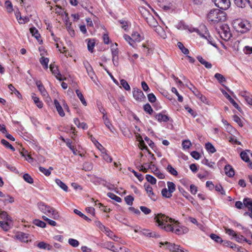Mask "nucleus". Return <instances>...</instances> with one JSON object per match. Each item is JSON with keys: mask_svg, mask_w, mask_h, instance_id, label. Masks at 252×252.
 Here are the masks:
<instances>
[{"mask_svg": "<svg viewBox=\"0 0 252 252\" xmlns=\"http://www.w3.org/2000/svg\"><path fill=\"white\" fill-rule=\"evenodd\" d=\"M197 59L202 64L204 65L206 68L210 69L212 67V64L205 61L201 56H197Z\"/></svg>", "mask_w": 252, "mask_h": 252, "instance_id": "25", "label": "nucleus"}, {"mask_svg": "<svg viewBox=\"0 0 252 252\" xmlns=\"http://www.w3.org/2000/svg\"><path fill=\"white\" fill-rule=\"evenodd\" d=\"M125 200L127 205L131 206L133 204L134 198L131 195H129L126 196L125 198Z\"/></svg>", "mask_w": 252, "mask_h": 252, "instance_id": "60", "label": "nucleus"}, {"mask_svg": "<svg viewBox=\"0 0 252 252\" xmlns=\"http://www.w3.org/2000/svg\"><path fill=\"white\" fill-rule=\"evenodd\" d=\"M226 13L220 9H211L207 14L208 20L211 24L223 22L226 19Z\"/></svg>", "mask_w": 252, "mask_h": 252, "instance_id": "1", "label": "nucleus"}, {"mask_svg": "<svg viewBox=\"0 0 252 252\" xmlns=\"http://www.w3.org/2000/svg\"><path fill=\"white\" fill-rule=\"evenodd\" d=\"M177 45L183 53H184L185 55H188L189 54V50L184 46L182 42H178L177 43Z\"/></svg>", "mask_w": 252, "mask_h": 252, "instance_id": "43", "label": "nucleus"}, {"mask_svg": "<svg viewBox=\"0 0 252 252\" xmlns=\"http://www.w3.org/2000/svg\"><path fill=\"white\" fill-rule=\"evenodd\" d=\"M37 246L38 248L43 250H52V246L50 245L49 244L46 243L43 241L39 242Z\"/></svg>", "mask_w": 252, "mask_h": 252, "instance_id": "24", "label": "nucleus"}, {"mask_svg": "<svg viewBox=\"0 0 252 252\" xmlns=\"http://www.w3.org/2000/svg\"><path fill=\"white\" fill-rule=\"evenodd\" d=\"M1 143L6 148L10 149L12 151H15V148L6 140L3 139H2L1 140Z\"/></svg>", "mask_w": 252, "mask_h": 252, "instance_id": "56", "label": "nucleus"}, {"mask_svg": "<svg viewBox=\"0 0 252 252\" xmlns=\"http://www.w3.org/2000/svg\"><path fill=\"white\" fill-rule=\"evenodd\" d=\"M33 223L35 225L40 227L41 228H45L46 226V224L45 222L37 219L34 220L33 221Z\"/></svg>", "mask_w": 252, "mask_h": 252, "instance_id": "48", "label": "nucleus"}, {"mask_svg": "<svg viewBox=\"0 0 252 252\" xmlns=\"http://www.w3.org/2000/svg\"><path fill=\"white\" fill-rule=\"evenodd\" d=\"M29 235L22 232H18L14 236V238L21 242L27 243L29 241Z\"/></svg>", "mask_w": 252, "mask_h": 252, "instance_id": "13", "label": "nucleus"}, {"mask_svg": "<svg viewBox=\"0 0 252 252\" xmlns=\"http://www.w3.org/2000/svg\"><path fill=\"white\" fill-rule=\"evenodd\" d=\"M162 195L166 198H170L172 194V193L170 192L167 189L164 188L161 190Z\"/></svg>", "mask_w": 252, "mask_h": 252, "instance_id": "50", "label": "nucleus"}, {"mask_svg": "<svg viewBox=\"0 0 252 252\" xmlns=\"http://www.w3.org/2000/svg\"><path fill=\"white\" fill-rule=\"evenodd\" d=\"M215 78L219 81L220 84L226 82V79L225 77L220 73H217L215 75Z\"/></svg>", "mask_w": 252, "mask_h": 252, "instance_id": "46", "label": "nucleus"}, {"mask_svg": "<svg viewBox=\"0 0 252 252\" xmlns=\"http://www.w3.org/2000/svg\"><path fill=\"white\" fill-rule=\"evenodd\" d=\"M68 243L70 245L75 248L78 247L79 245V241L73 238H70L68 239Z\"/></svg>", "mask_w": 252, "mask_h": 252, "instance_id": "58", "label": "nucleus"}, {"mask_svg": "<svg viewBox=\"0 0 252 252\" xmlns=\"http://www.w3.org/2000/svg\"><path fill=\"white\" fill-rule=\"evenodd\" d=\"M160 244L161 245H166L167 249H168L171 252H178L180 247L178 245H175V244L170 243L168 242H160Z\"/></svg>", "mask_w": 252, "mask_h": 252, "instance_id": "11", "label": "nucleus"}, {"mask_svg": "<svg viewBox=\"0 0 252 252\" xmlns=\"http://www.w3.org/2000/svg\"><path fill=\"white\" fill-rule=\"evenodd\" d=\"M156 222L158 224V226L160 228H163V225L167 224L169 221L170 223L174 222L175 220L172 218L163 214H158L155 218Z\"/></svg>", "mask_w": 252, "mask_h": 252, "instance_id": "5", "label": "nucleus"}, {"mask_svg": "<svg viewBox=\"0 0 252 252\" xmlns=\"http://www.w3.org/2000/svg\"><path fill=\"white\" fill-rule=\"evenodd\" d=\"M50 69L52 74L55 76L57 79L60 81H63L64 80V79L62 77V76L60 71H59L58 67L56 66L54 64H50Z\"/></svg>", "mask_w": 252, "mask_h": 252, "instance_id": "12", "label": "nucleus"}, {"mask_svg": "<svg viewBox=\"0 0 252 252\" xmlns=\"http://www.w3.org/2000/svg\"><path fill=\"white\" fill-rule=\"evenodd\" d=\"M0 227L5 231H8L10 226L7 221H0Z\"/></svg>", "mask_w": 252, "mask_h": 252, "instance_id": "41", "label": "nucleus"}, {"mask_svg": "<svg viewBox=\"0 0 252 252\" xmlns=\"http://www.w3.org/2000/svg\"><path fill=\"white\" fill-rule=\"evenodd\" d=\"M124 37L125 39L128 42L130 45L132 47H134L135 42V40L132 37H131L129 35L127 34H125L124 35Z\"/></svg>", "mask_w": 252, "mask_h": 252, "instance_id": "40", "label": "nucleus"}, {"mask_svg": "<svg viewBox=\"0 0 252 252\" xmlns=\"http://www.w3.org/2000/svg\"><path fill=\"white\" fill-rule=\"evenodd\" d=\"M191 145V143L189 140H185L182 142V146L185 150L189 149Z\"/></svg>", "mask_w": 252, "mask_h": 252, "instance_id": "59", "label": "nucleus"}, {"mask_svg": "<svg viewBox=\"0 0 252 252\" xmlns=\"http://www.w3.org/2000/svg\"><path fill=\"white\" fill-rule=\"evenodd\" d=\"M38 207L39 210L43 213L48 215L55 220H58L60 218L59 213L53 207L46 205L43 202H40L38 203Z\"/></svg>", "mask_w": 252, "mask_h": 252, "instance_id": "2", "label": "nucleus"}, {"mask_svg": "<svg viewBox=\"0 0 252 252\" xmlns=\"http://www.w3.org/2000/svg\"><path fill=\"white\" fill-rule=\"evenodd\" d=\"M133 96L134 99L138 101H143L146 100V97L143 92L137 88L133 89Z\"/></svg>", "mask_w": 252, "mask_h": 252, "instance_id": "9", "label": "nucleus"}, {"mask_svg": "<svg viewBox=\"0 0 252 252\" xmlns=\"http://www.w3.org/2000/svg\"><path fill=\"white\" fill-rule=\"evenodd\" d=\"M39 170L46 176H49L51 174V171L49 169H47L44 167L40 166L39 167Z\"/></svg>", "mask_w": 252, "mask_h": 252, "instance_id": "64", "label": "nucleus"}, {"mask_svg": "<svg viewBox=\"0 0 252 252\" xmlns=\"http://www.w3.org/2000/svg\"><path fill=\"white\" fill-rule=\"evenodd\" d=\"M141 232L142 235L149 237L158 238L159 237V235L157 234L156 232L151 231L149 229H143Z\"/></svg>", "mask_w": 252, "mask_h": 252, "instance_id": "17", "label": "nucleus"}, {"mask_svg": "<svg viewBox=\"0 0 252 252\" xmlns=\"http://www.w3.org/2000/svg\"><path fill=\"white\" fill-rule=\"evenodd\" d=\"M188 30H189V31L190 32H197V33H198L200 34V35L201 37H202L205 38L206 39H207L209 43H210V44H211L213 46H216V44L215 42H214V41L213 39V38L209 35V33H206L205 34L206 35H204L203 34L200 33H199V30L198 29H194V28H190L189 29H188Z\"/></svg>", "mask_w": 252, "mask_h": 252, "instance_id": "8", "label": "nucleus"}, {"mask_svg": "<svg viewBox=\"0 0 252 252\" xmlns=\"http://www.w3.org/2000/svg\"><path fill=\"white\" fill-rule=\"evenodd\" d=\"M146 20L148 24L151 27H156L158 24L156 20L152 15H150L149 18H146Z\"/></svg>", "mask_w": 252, "mask_h": 252, "instance_id": "30", "label": "nucleus"}, {"mask_svg": "<svg viewBox=\"0 0 252 252\" xmlns=\"http://www.w3.org/2000/svg\"><path fill=\"white\" fill-rule=\"evenodd\" d=\"M190 87L188 86V88L193 93V94L204 103L207 104L208 101L207 98L203 95L197 89L190 83Z\"/></svg>", "mask_w": 252, "mask_h": 252, "instance_id": "6", "label": "nucleus"}, {"mask_svg": "<svg viewBox=\"0 0 252 252\" xmlns=\"http://www.w3.org/2000/svg\"><path fill=\"white\" fill-rule=\"evenodd\" d=\"M121 85L122 87L126 91H129L130 90V87L127 81L125 79H121L120 80Z\"/></svg>", "mask_w": 252, "mask_h": 252, "instance_id": "54", "label": "nucleus"}, {"mask_svg": "<svg viewBox=\"0 0 252 252\" xmlns=\"http://www.w3.org/2000/svg\"><path fill=\"white\" fill-rule=\"evenodd\" d=\"M244 207L248 208V210L252 213V199L246 197L243 199Z\"/></svg>", "mask_w": 252, "mask_h": 252, "instance_id": "21", "label": "nucleus"}, {"mask_svg": "<svg viewBox=\"0 0 252 252\" xmlns=\"http://www.w3.org/2000/svg\"><path fill=\"white\" fill-rule=\"evenodd\" d=\"M222 94L227 98L229 101L232 103L233 106L237 109L239 112H241L242 109L238 104L234 101V100L223 89L221 90Z\"/></svg>", "mask_w": 252, "mask_h": 252, "instance_id": "14", "label": "nucleus"}, {"mask_svg": "<svg viewBox=\"0 0 252 252\" xmlns=\"http://www.w3.org/2000/svg\"><path fill=\"white\" fill-rule=\"evenodd\" d=\"M24 180L29 184H32L33 183V179L30 175L28 173L24 174L23 176Z\"/></svg>", "mask_w": 252, "mask_h": 252, "instance_id": "51", "label": "nucleus"}, {"mask_svg": "<svg viewBox=\"0 0 252 252\" xmlns=\"http://www.w3.org/2000/svg\"><path fill=\"white\" fill-rule=\"evenodd\" d=\"M32 98L34 103L39 108H41L43 107L42 102L39 100V98L38 97L35 95L34 94L32 95Z\"/></svg>", "mask_w": 252, "mask_h": 252, "instance_id": "33", "label": "nucleus"}, {"mask_svg": "<svg viewBox=\"0 0 252 252\" xmlns=\"http://www.w3.org/2000/svg\"><path fill=\"white\" fill-rule=\"evenodd\" d=\"M162 229H163L164 230H165L167 232H173L174 229L173 226H171L170 224H166L163 225V228H161Z\"/></svg>", "mask_w": 252, "mask_h": 252, "instance_id": "63", "label": "nucleus"}, {"mask_svg": "<svg viewBox=\"0 0 252 252\" xmlns=\"http://www.w3.org/2000/svg\"><path fill=\"white\" fill-rule=\"evenodd\" d=\"M56 183L64 191H68V187L61 180L59 179H56L55 180Z\"/></svg>", "mask_w": 252, "mask_h": 252, "instance_id": "31", "label": "nucleus"}, {"mask_svg": "<svg viewBox=\"0 0 252 252\" xmlns=\"http://www.w3.org/2000/svg\"><path fill=\"white\" fill-rule=\"evenodd\" d=\"M76 94L78 97V98L80 99V101H81L82 103L84 105L86 106L87 103V102L85 100V99L83 96V94H82V93L79 90H76L75 91Z\"/></svg>", "mask_w": 252, "mask_h": 252, "instance_id": "36", "label": "nucleus"}, {"mask_svg": "<svg viewBox=\"0 0 252 252\" xmlns=\"http://www.w3.org/2000/svg\"><path fill=\"white\" fill-rule=\"evenodd\" d=\"M179 190L183 194V195L186 197L189 201L191 203H193L194 200L193 198L190 195L188 192H187L183 188L179 187L178 188Z\"/></svg>", "mask_w": 252, "mask_h": 252, "instance_id": "22", "label": "nucleus"}, {"mask_svg": "<svg viewBox=\"0 0 252 252\" xmlns=\"http://www.w3.org/2000/svg\"><path fill=\"white\" fill-rule=\"evenodd\" d=\"M152 172L158 179H163L165 178L164 174L161 172L157 167H156V169L154 170H152Z\"/></svg>", "mask_w": 252, "mask_h": 252, "instance_id": "35", "label": "nucleus"}, {"mask_svg": "<svg viewBox=\"0 0 252 252\" xmlns=\"http://www.w3.org/2000/svg\"><path fill=\"white\" fill-rule=\"evenodd\" d=\"M144 110L148 114L151 115L153 112V110L149 103H146L144 105Z\"/></svg>", "mask_w": 252, "mask_h": 252, "instance_id": "53", "label": "nucleus"}, {"mask_svg": "<svg viewBox=\"0 0 252 252\" xmlns=\"http://www.w3.org/2000/svg\"><path fill=\"white\" fill-rule=\"evenodd\" d=\"M168 190L172 193L175 191L176 189V186L175 184L172 182L168 181L167 182Z\"/></svg>", "mask_w": 252, "mask_h": 252, "instance_id": "49", "label": "nucleus"}, {"mask_svg": "<svg viewBox=\"0 0 252 252\" xmlns=\"http://www.w3.org/2000/svg\"><path fill=\"white\" fill-rule=\"evenodd\" d=\"M30 31L32 35L39 41V38H40V35L36 28L35 27H32L30 29Z\"/></svg>", "mask_w": 252, "mask_h": 252, "instance_id": "29", "label": "nucleus"}, {"mask_svg": "<svg viewBox=\"0 0 252 252\" xmlns=\"http://www.w3.org/2000/svg\"><path fill=\"white\" fill-rule=\"evenodd\" d=\"M176 228L174 230L175 234L177 235H182L186 234L189 232V229L186 226L183 225H180L178 221H175Z\"/></svg>", "mask_w": 252, "mask_h": 252, "instance_id": "10", "label": "nucleus"}, {"mask_svg": "<svg viewBox=\"0 0 252 252\" xmlns=\"http://www.w3.org/2000/svg\"><path fill=\"white\" fill-rule=\"evenodd\" d=\"M205 148L208 152L211 154L216 152L215 147L210 142H207L205 144Z\"/></svg>", "mask_w": 252, "mask_h": 252, "instance_id": "34", "label": "nucleus"}, {"mask_svg": "<svg viewBox=\"0 0 252 252\" xmlns=\"http://www.w3.org/2000/svg\"><path fill=\"white\" fill-rule=\"evenodd\" d=\"M217 30L220 37L224 40L227 41L231 37L230 28L226 24L222 25Z\"/></svg>", "mask_w": 252, "mask_h": 252, "instance_id": "3", "label": "nucleus"}, {"mask_svg": "<svg viewBox=\"0 0 252 252\" xmlns=\"http://www.w3.org/2000/svg\"><path fill=\"white\" fill-rule=\"evenodd\" d=\"M3 199H2V202L4 205L7 203H12L14 201V198L8 194H4V196H3Z\"/></svg>", "mask_w": 252, "mask_h": 252, "instance_id": "32", "label": "nucleus"}, {"mask_svg": "<svg viewBox=\"0 0 252 252\" xmlns=\"http://www.w3.org/2000/svg\"><path fill=\"white\" fill-rule=\"evenodd\" d=\"M49 60L48 58H45L44 57H41L39 59V62L40 63L44 66V68H48V65Z\"/></svg>", "mask_w": 252, "mask_h": 252, "instance_id": "42", "label": "nucleus"}, {"mask_svg": "<svg viewBox=\"0 0 252 252\" xmlns=\"http://www.w3.org/2000/svg\"><path fill=\"white\" fill-rule=\"evenodd\" d=\"M54 102V104L56 108L57 111H58L60 116L61 117L64 116L65 113L62 107L60 105L59 102L57 99H55Z\"/></svg>", "mask_w": 252, "mask_h": 252, "instance_id": "23", "label": "nucleus"}, {"mask_svg": "<svg viewBox=\"0 0 252 252\" xmlns=\"http://www.w3.org/2000/svg\"><path fill=\"white\" fill-rule=\"evenodd\" d=\"M144 187L149 197H150L153 200H155V195L153 191L152 187L150 185L147 184H145Z\"/></svg>", "mask_w": 252, "mask_h": 252, "instance_id": "15", "label": "nucleus"}, {"mask_svg": "<svg viewBox=\"0 0 252 252\" xmlns=\"http://www.w3.org/2000/svg\"><path fill=\"white\" fill-rule=\"evenodd\" d=\"M0 218L6 221H12V218L10 217L5 211H2L0 208Z\"/></svg>", "mask_w": 252, "mask_h": 252, "instance_id": "28", "label": "nucleus"}, {"mask_svg": "<svg viewBox=\"0 0 252 252\" xmlns=\"http://www.w3.org/2000/svg\"><path fill=\"white\" fill-rule=\"evenodd\" d=\"M74 212L75 214L78 215L79 216H80L82 218L84 219L87 221L90 222L91 221V220L90 219H89L88 217H87L86 215L83 214L81 211H79L78 210L74 209Z\"/></svg>", "mask_w": 252, "mask_h": 252, "instance_id": "45", "label": "nucleus"}, {"mask_svg": "<svg viewBox=\"0 0 252 252\" xmlns=\"http://www.w3.org/2000/svg\"><path fill=\"white\" fill-rule=\"evenodd\" d=\"M142 51L146 55H148L150 54L152 51V49L148 47H147L146 45L144 44H142Z\"/></svg>", "mask_w": 252, "mask_h": 252, "instance_id": "61", "label": "nucleus"}, {"mask_svg": "<svg viewBox=\"0 0 252 252\" xmlns=\"http://www.w3.org/2000/svg\"><path fill=\"white\" fill-rule=\"evenodd\" d=\"M240 157H241V159L245 161V162H250V158H249V156L246 152H245V151L242 152L240 154Z\"/></svg>", "mask_w": 252, "mask_h": 252, "instance_id": "57", "label": "nucleus"}, {"mask_svg": "<svg viewBox=\"0 0 252 252\" xmlns=\"http://www.w3.org/2000/svg\"><path fill=\"white\" fill-rule=\"evenodd\" d=\"M166 170L170 174L173 176H176L178 175L177 171L171 164L167 165Z\"/></svg>", "mask_w": 252, "mask_h": 252, "instance_id": "39", "label": "nucleus"}, {"mask_svg": "<svg viewBox=\"0 0 252 252\" xmlns=\"http://www.w3.org/2000/svg\"><path fill=\"white\" fill-rule=\"evenodd\" d=\"M102 247L111 251V249L114 248V243L112 242H106L102 244Z\"/></svg>", "mask_w": 252, "mask_h": 252, "instance_id": "55", "label": "nucleus"}, {"mask_svg": "<svg viewBox=\"0 0 252 252\" xmlns=\"http://www.w3.org/2000/svg\"><path fill=\"white\" fill-rule=\"evenodd\" d=\"M16 16L18 22L20 24H25L29 21V18L28 17H25L23 18L19 12L16 14Z\"/></svg>", "mask_w": 252, "mask_h": 252, "instance_id": "27", "label": "nucleus"}, {"mask_svg": "<svg viewBox=\"0 0 252 252\" xmlns=\"http://www.w3.org/2000/svg\"><path fill=\"white\" fill-rule=\"evenodd\" d=\"M63 140L66 143V146L72 151L73 154L75 155H77V150L73 146L71 145V141L69 139H66L65 140L63 138Z\"/></svg>", "mask_w": 252, "mask_h": 252, "instance_id": "26", "label": "nucleus"}, {"mask_svg": "<svg viewBox=\"0 0 252 252\" xmlns=\"http://www.w3.org/2000/svg\"><path fill=\"white\" fill-rule=\"evenodd\" d=\"M215 5L222 10L228 9L230 5L229 0H212Z\"/></svg>", "mask_w": 252, "mask_h": 252, "instance_id": "7", "label": "nucleus"}, {"mask_svg": "<svg viewBox=\"0 0 252 252\" xmlns=\"http://www.w3.org/2000/svg\"><path fill=\"white\" fill-rule=\"evenodd\" d=\"M94 39H89L87 43L88 49L89 51L93 52L95 45Z\"/></svg>", "mask_w": 252, "mask_h": 252, "instance_id": "38", "label": "nucleus"}, {"mask_svg": "<svg viewBox=\"0 0 252 252\" xmlns=\"http://www.w3.org/2000/svg\"><path fill=\"white\" fill-rule=\"evenodd\" d=\"M234 27L238 32L244 33L249 31L250 25L247 21L237 20L234 22Z\"/></svg>", "mask_w": 252, "mask_h": 252, "instance_id": "4", "label": "nucleus"}, {"mask_svg": "<svg viewBox=\"0 0 252 252\" xmlns=\"http://www.w3.org/2000/svg\"><path fill=\"white\" fill-rule=\"evenodd\" d=\"M210 238L217 243H222L223 240L219 236L215 234H211L210 235Z\"/></svg>", "mask_w": 252, "mask_h": 252, "instance_id": "47", "label": "nucleus"}, {"mask_svg": "<svg viewBox=\"0 0 252 252\" xmlns=\"http://www.w3.org/2000/svg\"><path fill=\"white\" fill-rule=\"evenodd\" d=\"M146 179L152 185H155L157 183L156 179L150 174H147L146 175Z\"/></svg>", "mask_w": 252, "mask_h": 252, "instance_id": "52", "label": "nucleus"}, {"mask_svg": "<svg viewBox=\"0 0 252 252\" xmlns=\"http://www.w3.org/2000/svg\"><path fill=\"white\" fill-rule=\"evenodd\" d=\"M234 2L236 5L240 8L245 7L247 3L246 0H234Z\"/></svg>", "mask_w": 252, "mask_h": 252, "instance_id": "37", "label": "nucleus"}, {"mask_svg": "<svg viewBox=\"0 0 252 252\" xmlns=\"http://www.w3.org/2000/svg\"><path fill=\"white\" fill-rule=\"evenodd\" d=\"M102 114H103L102 119L104 121L105 125L111 132H113L112 128H113V127L112 126L109 120L107 118L104 109H103V112H102Z\"/></svg>", "mask_w": 252, "mask_h": 252, "instance_id": "18", "label": "nucleus"}, {"mask_svg": "<svg viewBox=\"0 0 252 252\" xmlns=\"http://www.w3.org/2000/svg\"><path fill=\"white\" fill-rule=\"evenodd\" d=\"M225 174L229 177H232L234 175V170L230 164H227L224 168Z\"/></svg>", "mask_w": 252, "mask_h": 252, "instance_id": "19", "label": "nucleus"}, {"mask_svg": "<svg viewBox=\"0 0 252 252\" xmlns=\"http://www.w3.org/2000/svg\"><path fill=\"white\" fill-rule=\"evenodd\" d=\"M155 118L159 122H167L169 120V117L167 115L163 114L161 113L156 114Z\"/></svg>", "mask_w": 252, "mask_h": 252, "instance_id": "20", "label": "nucleus"}, {"mask_svg": "<svg viewBox=\"0 0 252 252\" xmlns=\"http://www.w3.org/2000/svg\"><path fill=\"white\" fill-rule=\"evenodd\" d=\"M36 85L37 87V88L39 91L40 92L41 95H42L44 97H46L48 96V94L46 89H45L44 86L42 83L40 81H36Z\"/></svg>", "mask_w": 252, "mask_h": 252, "instance_id": "16", "label": "nucleus"}, {"mask_svg": "<svg viewBox=\"0 0 252 252\" xmlns=\"http://www.w3.org/2000/svg\"><path fill=\"white\" fill-rule=\"evenodd\" d=\"M107 195L108 197L110 198L111 199L115 200L117 202H122V199L121 197L117 196L115 194L112 192H108L107 194Z\"/></svg>", "mask_w": 252, "mask_h": 252, "instance_id": "44", "label": "nucleus"}, {"mask_svg": "<svg viewBox=\"0 0 252 252\" xmlns=\"http://www.w3.org/2000/svg\"><path fill=\"white\" fill-rule=\"evenodd\" d=\"M171 91L173 93L176 94V95L178 96V100L179 102H182L183 100V97L181 96L177 91V90L175 87H172L171 89Z\"/></svg>", "mask_w": 252, "mask_h": 252, "instance_id": "62", "label": "nucleus"}]
</instances>
